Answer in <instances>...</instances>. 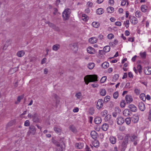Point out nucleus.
I'll list each match as a JSON object with an SVG mask.
<instances>
[{"instance_id":"obj_30","label":"nucleus","mask_w":151,"mask_h":151,"mask_svg":"<svg viewBox=\"0 0 151 151\" xmlns=\"http://www.w3.org/2000/svg\"><path fill=\"white\" fill-rule=\"evenodd\" d=\"M110 46L107 45L105 46L103 48L104 51L107 52H109L110 50Z\"/></svg>"},{"instance_id":"obj_2","label":"nucleus","mask_w":151,"mask_h":151,"mask_svg":"<svg viewBox=\"0 0 151 151\" xmlns=\"http://www.w3.org/2000/svg\"><path fill=\"white\" fill-rule=\"evenodd\" d=\"M70 14V10L69 9H65L63 13V17L64 20L68 19Z\"/></svg>"},{"instance_id":"obj_28","label":"nucleus","mask_w":151,"mask_h":151,"mask_svg":"<svg viewBox=\"0 0 151 151\" xmlns=\"http://www.w3.org/2000/svg\"><path fill=\"white\" fill-rule=\"evenodd\" d=\"M23 97L24 96L23 95L18 96L17 98V101L15 102V104H18L20 102L21 100L23 99Z\"/></svg>"},{"instance_id":"obj_26","label":"nucleus","mask_w":151,"mask_h":151,"mask_svg":"<svg viewBox=\"0 0 151 151\" xmlns=\"http://www.w3.org/2000/svg\"><path fill=\"white\" fill-rule=\"evenodd\" d=\"M54 131L57 133L60 134L61 131V129L56 127H54Z\"/></svg>"},{"instance_id":"obj_60","label":"nucleus","mask_w":151,"mask_h":151,"mask_svg":"<svg viewBox=\"0 0 151 151\" xmlns=\"http://www.w3.org/2000/svg\"><path fill=\"white\" fill-rule=\"evenodd\" d=\"M115 24L117 26H120L121 25V23L120 22H115Z\"/></svg>"},{"instance_id":"obj_12","label":"nucleus","mask_w":151,"mask_h":151,"mask_svg":"<svg viewBox=\"0 0 151 151\" xmlns=\"http://www.w3.org/2000/svg\"><path fill=\"white\" fill-rule=\"evenodd\" d=\"M138 107L139 109L142 111H144L145 109V104L142 102L139 103Z\"/></svg>"},{"instance_id":"obj_38","label":"nucleus","mask_w":151,"mask_h":151,"mask_svg":"<svg viewBox=\"0 0 151 151\" xmlns=\"http://www.w3.org/2000/svg\"><path fill=\"white\" fill-rule=\"evenodd\" d=\"M135 16L138 17H140L142 16V12L139 11H137L135 12Z\"/></svg>"},{"instance_id":"obj_3","label":"nucleus","mask_w":151,"mask_h":151,"mask_svg":"<svg viewBox=\"0 0 151 151\" xmlns=\"http://www.w3.org/2000/svg\"><path fill=\"white\" fill-rule=\"evenodd\" d=\"M130 139L132 142H134V145L137 144V141H138V138L136 135L134 134H131L130 136Z\"/></svg>"},{"instance_id":"obj_59","label":"nucleus","mask_w":151,"mask_h":151,"mask_svg":"<svg viewBox=\"0 0 151 151\" xmlns=\"http://www.w3.org/2000/svg\"><path fill=\"white\" fill-rule=\"evenodd\" d=\"M33 116H34V114H31L29 113V114H28V118H32L33 119Z\"/></svg>"},{"instance_id":"obj_37","label":"nucleus","mask_w":151,"mask_h":151,"mask_svg":"<svg viewBox=\"0 0 151 151\" xmlns=\"http://www.w3.org/2000/svg\"><path fill=\"white\" fill-rule=\"evenodd\" d=\"M95 66L94 64L93 63H90L88 65V68L90 69H92Z\"/></svg>"},{"instance_id":"obj_29","label":"nucleus","mask_w":151,"mask_h":151,"mask_svg":"<svg viewBox=\"0 0 151 151\" xmlns=\"http://www.w3.org/2000/svg\"><path fill=\"white\" fill-rule=\"evenodd\" d=\"M96 12L98 14L101 15L103 13L104 10L102 8H99L97 9Z\"/></svg>"},{"instance_id":"obj_20","label":"nucleus","mask_w":151,"mask_h":151,"mask_svg":"<svg viewBox=\"0 0 151 151\" xmlns=\"http://www.w3.org/2000/svg\"><path fill=\"white\" fill-rule=\"evenodd\" d=\"M95 123L97 124H100L101 122V119L99 117H97L94 119Z\"/></svg>"},{"instance_id":"obj_53","label":"nucleus","mask_w":151,"mask_h":151,"mask_svg":"<svg viewBox=\"0 0 151 151\" xmlns=\"http://www.w3.org/2000/svg\"><path fill=\"white\" fill-rule=\"evenodd\" d=\"M114 35L112 34H109L108 35V37L109 39H111L114 38Z\"/></svg>"},{"instance_id":"obj_18","label":"nucleus","mask_w":151,"mask_h":151,"mask_svg":"<svg viewBox=\"0 0 151 151\" xmlns=\"http://www.w3.org/2000/svg\"><path fill=\"white\" fill-rule=\"evenodd\" d=\"M88 41L91 43H94L97 42V39L95 37H92L89 39Z\"/></svg>"},{"instance_id":"obj_49","label":"nucleus","mask_w":151,"mask_h":151,"mask_svg":"<svg viewBox=\"0 0 151 151\" xmlns=\"http://www.w3.org/2000/svg\"><path fill=\"white\" fill-rule=\"evenodd\" d=\"M81 92H79L76 94V96L78 99H79L80 97L81 96Z\"/></svg>"},{"instance_id":"obj_48","label":"nucleus","mask_w":151,"mask_h":151,"mask_svg":"<svg viewBox=\"0 0 151 151\" xmlns=\"http://www.w3.org/2000/svg\"><path fill=\"white\" fill-rule=\"evenodd\" d=\"M110 96H106L104 99V101L106 102L109 101L110 99Z\"/></svg>"},{"instance_id":"obj_24","label":"nucleus","mask_w":151,"mask_h":151,"mask_svg":"<svg viewBox=\"0 0 151 151\" xmlns=\"http://www.w3.org/2000/svg\"><path fill=\"white\" fill-rule=\"evenodd\" d=\"M83 146V144L81 143H76L75 144V147L77 149H81Z\"/></svg>"},{"instance_id":"obj_39","label":"nucleus","mask_w":151,"mask_h":151,"mask_svg":"<svg viewBox=\"0 0 151 151\" xmlns=\"http://www.w3.org/2000/svg\"><path fill=\"white\" fill-rule=\"evenodd\" d=\"M131 120V119L130 117H127L126 118L124 121H125L127 124L129 125L130 123Z\"/></svg>"},{"instance_id":"obj_47","label":"nucleus","mask_w":151,"mask_h":151,"mask_svg":"<svg viewBox=\"0 0 151 151\" xmlns=\"http://www.w3.org/2000/svg\"><path fill=\"white\" fill-rule=\"evenodd\" d=\"M121 106L122 107H124L125 106V101L124 100H122L120 103Z\"/></svg>"},{"instance_id":"obj_9","label":"nucleus","mask_w":151,"mask_h":151,"mask_svg":"<svg viewBox=\"0 0 151 151\" xmlns=\"http://www.w3.org/2000/svg\"><path fill=\"white\" fill-rule=\"evenodd\" d=\"M128 108L130 111L133 112H135L137 111V107L133 104H130L128 106Z\"/></svg>"},{"instance_id":"obj_33","label":"nucleus","mask_w":151,"mask_h":151,"mask_svg":"<svg viewBox=\"0 0 151 151\" xmlns=\"http://www.w3.org/2000/svg\"><path fill=\"white\" fill-rule=\"evenodd\" d=\"M108 12L109 13H112L114 11V8L111 6L109 7L107 9Z\"/></svg>"},{"instance_id":"obj_58","label":"nucleus","mask_w":151,"mask_h":151,"mask_svg":"<svg viewBox=\"0 0 151 151\" xmlns=\"http://www.w3.org/2000/svg\"><path fill=\"white\" fill-rule=\"evenodd\" d=\"M88 6L92 7L93 5V3L89 1L87 3Z\"/></svg>"},{"instance_id":"obj_51","label":"nucleus","mask_w":151,"mask_h":151,"mask_svg":"<svg viewBox=\"0 0 151 151\" xmlns=\"http://www.w3.org/2000/svg\"><path fill=\"white\" fill-rule=\"evenodd\" d=\"M47 23L48 24V25L49 26V27H52L53 28H55V26L53 24L49 22H48Z\"/></svg>"},{"instance_id":"obj_17","label":"nucleus","mask_w":151,"mask_h":151,"mask_svg":"<svg viewBox=\"0 0 151 151\" xmlns=\"http://www.w3.org/2000/svg\"><path fill=\"white\" fill-rule=\"evenodd\" d=\"M32 120L35 122H39L38 116L37 114L35 113L34 114V116H33Z\"/></svg>"},{"instance_id":"obj_31","label":"nucleus","mask_w":151,"mask_h":151,"mask_svg":"<svg viewBox=\"0 0 151 151\" xmlns=\"http://www.w3.org/2000/svg\"><path fill=\"white\" fill-rule=\"evenodd\" d=\"M95 140L93 141V145L95 147H97L99 146V142L96 139H94Z\"/></svg>"},{"instance_id":"obj_44","label":"nucleus","mask_w":151,"mask_h":151,"mask_svg":"<svg viewBox=\"0 0 151 151\" xmlns=\"http://www.w3.org/2000/svg\"><path fill=\"white\" fill-rule=\"evenodd\" d=\"M137 69L139 73L140 74L142 72V68L140 65H138L137 67Z\"/></svg>"},{"instance_id":"obj_62","label":"nucleus","mask_w":151,"mask_h":151,"mask_svg":"<svg viewBox=\"0 0 151 151\" xmlns=\"http://www.w3.org/2000/svg\"><path fill=\"white\" fill-rule=\"evenodd\" d=\"M46 58H43L42 60V61H41V63L42 64H43V63H45L46 62Z\"/></svg>"},{"instance_id":"obj_21","label":"nucleus","mask_w":151,"mask_h":151,"mask_svg":"<svg viewBox=\"0 0 151 151\" xmlns=\"http://www.w3.org/2000/svg\"><path fill=\"white\" fill-rule=\"evenodd\" d=\"M130 111L128 109H125L123 111V114L125 116H128L130 115Z\"/></svg>"},{"instance_id":"obj_43","label":"nucleus","mask_w":151,"mask_h":151,"mask_svg":"<svg viewBox=\"0 0 151 151\" xmlns=\"http://www.w3.org/2000/svg\"><path fill=\"white\" fill-rule=\"evenodd\" d=\"M82 17H83V18L82 19V20L84 21H86L88 19V17L85 14H83L82 15Z\"/></svg>"},{"instance_id":"obj_13","label":"nucleus","mask_w":151,"mask_h":151,"mask_svg":"<svg viewBox=\"0 0 151 151\" xmlns=\"http://www.w3.org/2000/svg\"><path fill=\"white\" fill-rule=\"evenodd\" d=\"M129 137V134H127L126 136H125L124 139L123 141L122 142V144H123L124 145H125L126 146L127 145L128 142Z\"/></svg>"},{"instance_id":"obj_6","label":"nucleus","mask_w":151,"mask_h":151,"mask_svg":"<svg viewBox=\"0 0 151 151\" xmlns=\"http://www.w3.org/2000/svg\"><path fill=\"white\" fill-rule=\"evenodd\" d=\"M103 100L101 99H99L97 103V107L98 109H100L103 106Z\"/></svg>"},{"instance_id":"obj_45","label":"nucleus","mask_w":151,"mask_h":151,"mask_svg":"<svg viewBox=\"0 0 151 151\" xmlns=\"http://www.w3.org/2000/svg\"><path fill=\"white\" fill-rule=\"evenodd\" d=\"M106 79H107L106 77V76H104L101 78V79L100 81V82L101 83H104Z\"/></svg>"},{"instance_id":"obj_25","label":"nucleus","mask_w":151,"mask_h":151,"mask_svg":"<svg viewBox=\"0 0 151 151\" xmlns=\"http://www.w3.org/2000/svg\"><path fill=\"white\" fill-rule=\"evenodd\" d=\"M109 127L108 124H104L102 126V128L103 130L104 131H106Z\"/></svg>"},{"instance_id":"obj_22","label":"nucleus","mask_w":151,"mask_h":151,"mask_svg":"<svg viewBox=\"0 0 151 151\" xmlns=\"http://www.w3.org/2000/svg\"><path fill=\"white\" fill-rule=\"evenodd\" d=\"M131 23L134 24H135L137 23V18L134 17H132L130 20Z\"/></svg>"},{"instance_id":"obj_34","label":"nucleus","mask_w":151,"mask_h":151,"mask_svg":"<svg viewBox=\"0 0 151 151\" xmlns=\"http://www.w3.org/2000/svg\"><path fill=\"white\" fill-rule=\"evenodd\" d=\"M92 25L96 28H97L99 25V23L97 22H93L92 23Z\"/></svg>"},{"instance_id":"obj_8","label":"nucleus","mask_w":151,"mask_h":151,"mask_svg":"<svg viewBox=\"0 0 151 151\" xmlns=\"http://www.w3.org/2000/svg\"><path fill=\"white\" fill-rule=\"evenodd\" d=\"M117 124L119 125H121L124 122V119L122 117H118L117 119Z\"/></svg>"},{"instance_id":"obj_41","label":"nucleus","mask_w":151,"mask_h":151,"mask_svg":"<svg viewBox=\"0 0 151 151\" xmlns=\"http://www.w3.org/2000/svg\"><path fill=\"white\" fill-rule=\"evenodd\" d=\"M147 8V6L145 5H142L141 6V9L142 12H145Z\"/></svg>"},{"instance_id":"obj_35","label":"nucleus","mask_w":151,"mask_h":151,"mask_svg":"<svg viewBox=\"0 0 151 151\" xmlns=\"http://www.w3.org/2000/svg\"><path fill=\"white\" fill-rule=\"evenodd\" d=\"M24 52L22 50L18 52L17 53V55L20 57H21L23 56L24 55Z\"/></svg>"},{"instance_id":"obj_55","label":"nucleus","mask_w":151,"mask_h":151,"mask_svg":"<svg viewBox=\"0 0 151 151\" xmlns=\"http://www.w3.org/2000/svg\"><path fill=\"white\" fill-rule=\"evenodd\" d=\"M119 77V76L118 74H115L114 76L113 79L115 81H116L118 79Z\"/></svg>"},{"instance_id":"obj_36","label":"nucleus","mask_w":151,"mask_h":151,"mask_svg":"<svg viewBox=\"0 0 151 151\" xmlns=\"http://www.w3.org/2000/svg\"><path fill=\"white\" fill-rule=\"evenodd\" d=\"M106 94V91L105 89H101L100 92V94L101 96H105Z\"/></svg>"},{"instance_id":"obj_10","label":"nucleus","mask_w":151,"mask_h":151,"mask_svg":"<svg viewBox=\"0 0 151 151\" xmlns=\"http://www.w3.org/2000/svg\"><path fill=\"white\" fill-rule=\"evenodd\" d=\"M91 137L94 139H96L98 137V135L97 133L95 131L91 132Z\"/></svg>"},{"instance_id":"obj_7","label":"nucleus","mask_w":151,"mask_h":151,"mask_svg":"<svg viewBox=\"0 0 151 151\" xmlns=\"http://www.w3.org/2000/svg\"><path fill=\"white\" fill-rule=\"evenodd\" d=\"M139 120V117L137 114L134 115L132 117V121L134 123H137Z\"/></svg>"},{"instance_id":"obj_57","label":"nucleus","mask_w":151,"mask_h":151,"mask_svg":"<svg viewBox=\"0 0 151 151\" xmlns=\"http://www.w3.org/2000/svg\"><path fill=\"white\" fill-rule=\"evenodd\" d=\"M108 122L110 125H112L113 124V121L112 119H111Z\"/></svg>"},{"instance_id":"obj_61","label":"nucleus","mask_w":151,"mask_h":151,"mask_svg":"<svg viewBox=\"0 0 151 151\" xmlns=\"http://www.w3.org/2000/svg\"><path fill=\"white\" fill-rule=\"evenodd\" d=\"M53 10L54 12L53 13V14L54 15H55L56 14V13L58 12V10L56 8H54Z\"/></svg>"},{"instance_id":"obj_64","label":"nucleus","mask_w":151,"mask_h":151,"mask_svg":"<svg viewBox=\"0 0 151 151\" xmlns=\"http://www.w3.org/2000/svg\"><path fill=\"white\" fill-rule=\"evenodd\" d=\"M90 9L88 8H87L85 10V12L87 14L89 13L90 12Z\"/></svg>"},{"instance_id":"obj_46","label":"nucleus","mask_w":151,"mask_h":151,"mask_svg":"<svg viewBox=\"0 0 151 151\" xmlns=\"http://www.w3.org/2000/svg\"><path fill=\"white\" fill-rule=\"evenodd\" d=\"M127 146L126 145L122 143L121 147V151H124L127 147Z\"/></svg>"},{"instance_id":"obj_50","label":"nucleus","mask_w":151,"mask_h":151,"mask_svg":"<svg viewBox=\"0 0 151 151\" xmlns=\"http://www.w3.org/2000/svg\"><path fill=\"white\" fill-rule=\"evenodd\" d=\"M115 110L116 112L118 113H119L121 111V109H119V108L118 106L115 107Z\"/></svg>"},{"instance_id":"obj_56","label":"nucleus","mask_w":151,"mask_h":151,"mask_svg":"<svg viewBox=\"0 0 151 151\" xmlns=\"http://www.w3.org/2000/svg\"><path fill=\"white\" fill-rule=\"evenodd\" d=\"M107 111L106 110L102 112L101 113V115L103 117H104L105 116V115L107 114Z\"/></svg>"},{"instance_id":"obj_19","label":"nucleus","mask_w":151,"mask_h":151,"mask_svg":"<svg viewBox=\"0 0 151 151\" xmlns=\"http://www.w3.org/2000/svg\"><path fill=\"white\" fill-rule=\"evenodd\" d=\"M110 142L113 144H115L116 142V138L113 136H111L109 138Z\"/></svg>"},{"instance_id":"obj_52","label":"nucleus","mask_w":151,"mask_h":151,"mask_svg":"<svg viewBox=\"0 0 151 151\" xmlns=\"http://www.w3.org/2000/svg\"><path fill=\"white\" fill-rule=\"evenodd\" d=\"M115 99H116L118 96V92H115L113 95Z\"/></svg>"},{"instance_id":"obj_42","label":"nucleus","mask_w":151,"mask_h":151,"mask_svg":"<svg viewBox=\"0 0 151 151\" xmlns=\"http://www.w3.org/2000/svg\"><path fill=\"white\" fill-rule=\"evenodd\" d=\"M140 55L141 57L143 59H145L146 57V52H140Z\"/></svg>"},{"instance_id":"obj_14","label":"nucleus","mask_w":151,"mask_h":151,"mask_svg":"<svg viewBox=\"0 0 151 151\" xmlns=\"http://www.w3.org/2000/svg\"><path fill=\"white\" fill-rule=\"evenodd\" d=\"M87 51L88 53L91 54H93L95 52V49L91 47H89L87 48Z\"/></svg>"},{"instance_id":"obj_1","label":"nucleus","mask_w":151,"mask_h":151,"mask_svg":"<svg viewBox=\"0 0 151 151\" xmlns=\"http://www.w3.org/2000/svg\"><path fill=\"white\" fill-rule=\"evenodd\" d=\"M84 79L85 83L88 85L89 82L98 81V76L95 74L87 75L84 77Z\"/></svg>"},{"instance_id":"obj_23","label":"nucleus","mask_w":151,"mask_h":151,"mask_svg":"<svg viewBox=\"0 0 151 151\" xmlns=\"http://www.w3.org/2000/svg\"><path fill=\"white\" fill-rule=\"evenodd\" d=\"M60 47V45L58 44H56L52 46V50L55 51H57Z\"/></svg>"},{"instance_id":"obj_11","label":"nucleus","mask_w":151,"mask_h":151,"mask_svg":"<svg viewBox=\"0 0 151 151\" xmlns=\"http://www.w3.org/2000/svg\"><path fill=\"white\" fill-rule=\"evenodd\" d=\"M144 72L146 75L151 74V67H145L144 68Z\"/></svg>"},{"instance_id":"obj_4","label":"nucleus","mask_w":151,"mask_h":151,"mask_svg":"<svg viewBox=\"0 0 151 151\" xmlns=\"http://www.w3.org/2000/svg\"><path fill=\"white\" fill-rule=\"evenodd\" d=\"M70 48L74 52H76L78 50V47L77 43H72L70 45Z\"/></svg>"},{"instance_id":"obj_32","label":"nucleus","mask_w":151,"mask_h":151,"mask_svg":"<svg viewBox=\"0 0 151 151\" xmlns=\"http://www.w3.org/2000/svg\"><path fill=\"white\" fill-rule=\"evenodd\" d=\"M140 98L143 101H145L146 100V96L145 94L142 93L140 94L139 96Z\"/></svg>"},{"instance_id":"obj_16","label":"nucleus","mask_w":151,"mask_h":151,"mask_svg":"<svg viewBox=\"0 0 151 151\" xmlns=\"http://www.w3.org/2000/svg\"><path fill=\"white\" fill-rule=\"evenodd\" d=\"M69 128L70 130L74 133H76L77 132V130L76 128L73 125H70L69 127Z\"/></svg>"},{"instance_id":"obj_27","label":"nucleus","mask_w":151,"mask_h":151,"mask_svg":"<svg viewBox=\"0 0 151 151\" xmlns=\"http://www.w3.org/2000/svg\"><path fill=\"white\" fill-rule=\"evenodd\" d=\"M109 64L108 62H105L102 63L101 66L104 68H106L109 66Z\"/></svg>"},{"instance_id":"obj_15","label":"nucleus","mask_w":151,"mask_h":151,"mask_svg":"<svg viewBox=\"0 0 151 151\" xmlns=\"http://www.w3.org/2000/svg\"><path fill=\"white\" fill-rule=\"evenodd\" d=\"M127 103H129L133 101L132 97L130 95H127L125 97Z\"/></svg>"},{"instance_id":"obj_40","label":"nucleus","mask_w":151,"mask_h":151,"mask_svg":"<svg viewBox=\"0 0 151 151\" xmlns=\"http://www.w3.org/2000/svg\"><path fill=\"white\" fill-rule=\"evenodd\" d=\"M111 119V115L108 114L105 117L104 120L106 122H108Z\"/></svg>"},{"instance_id":"obj_54","label":"nucleus","mask_w":151,"mask_h":151,"mask_svg":"<svg viewBox=\"0 0 151 151\" xmlns=\"http://www.w3.org/2000/svg\"><path fill=\"white\" fill-rule=\"evenodd\" d=\"M24 125L27 127L29 125V122L28 120H27L24 122Z\"/></svg>"},{"instance_id":"obj_63","label":"nucleus","mask_w":151,"mask_h":151,"mask_svg":"<svg viewBox=\"0 0 151 151\" xmlns=\"http://www.w3.org/2000/svg\"><path fill=\"white\" fill-rule=\"evenodd\" d=\"M127 77V73H124V74L123 75V76L122 78L123 79H124V78H126Z\"/></svg>"},{"instance_id":"obj_5","label":"nucleus","mask_w":151,"mask_h":151,"mask_svg":"<svg viewBox=\"0 0 151 151\" xmlns=\"http://www.w3.org/2000/svg\"><path fill=\"white\" fill-rule=\"evenodd\" d=\"M29 132L32 135H34L36 132V129L35 126L31 125L29 127V131L28 132V133Z\"/></svg>"}]
</instances>
